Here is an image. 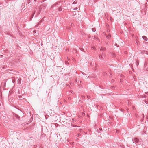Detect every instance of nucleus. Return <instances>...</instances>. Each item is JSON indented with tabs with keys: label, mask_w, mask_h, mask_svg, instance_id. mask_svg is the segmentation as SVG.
I'll return each mask as SVG.
<instances>
[{
	"label": "nucleus",
	"mask_w": 148,
	"mask_h": 148,
	"mask_svg": "<svg viewBox=\"0 0 148 148\" xmlns=\"http://www.w3.org/2000/svg\"><path fill=\"white\" fill-rule=\"evenodd\" d=\"M72 126L73 127H79V126H77L75 125H72V123H69L66 122L65 124V126L68 128L70 127H71V126Z\"/></svg>",
	"instance_id": "nucleus-1"
},
{
	"label": "nucleus",
	"mask_w": 148,
	"mask_h": 148,
	"mask_svg": "<svg viewBox=\"0 0 148 148\" xmlns=\"http://www.w3.org/2000/svg\"><path fill=\"white\" fill-rule=\"evenodd\" d=\"M60 2L58 1L54 4L53 5L51 6V8H53L54 7L57 6V7L59 6V4H60Z\"/></svg>",
	"instance_id": "nucleus-2"
},
{
	"label": "nucleus",
	"mask_w": 148,
	"mask_h": 148,
	"mask_svg": "<svg viewBox=\"0 0 148 148\" xmlns=\"http://www.w3.org/2000/svg\"><path fill=\"white\" fill-rule=\"evenodd\" d=\"M104 53L103 52L100 55H99V57L100 59H103V57H104Z\"/></svg>",
	"instance_id": "nucleus-3"
},
{
	"label": "nucleus",
	"mask_w": 148,
	"mask_h": 148,
	"mask_svg": "<svg viewBox=\"0 0 148 148\" xmlns=\"http://www.w3.org/2000/svg\"><path fill=\"white\" fill-rule=\"evenodd\" d=\"M41 6H40V5L38 7V10L37 11V12L38 14H39L41 12L42 9V7Z\"/></svg>",
	"instance_id": "nucleus-4"
},
{
	"label": "nucleus",
	"mask_w": 148,
	"mask_h": 148,
	"mask_svg": "<svg viewBox=\"0 0 148 148\" xmlns=\"http://www.w3.org/2000/svg\"><path fill=\"white\" fill-rule=\"evenodd\" d=\"M59 6H60V7L58 8V10L59 11H62V6L60 3L59 4Z\"/></svg>",
	"instance_id": "nucleus-5"
},
{
	"label": "nucleus",
	"mask_w": 148,
	"mask_h": 148,
	"mask_svg": "<svg viewBox=\"0 0 148 148\" xmlns=\"http://www.w3.org/2000/svg\"><path fill=\"white\" fill-rule=\"evenodd\" d=\"M106 48L105 47H101L100 49V51H104L106 50Z\"/></svg>",
	"instance_id": "nucleus-6"
},
{
	"label": "nucleus",
	"mask_w": 148,
	"mask_h": 148,
	"mask_svg": "<svg viewBox=\"0 0 148 148\" xmlns=\"http://www.w3.org/2000/svg\"><path fill=\"white\" fill-rule=\"evenodd\" d=\"M133 141H134V140H133ZM134 141L136 143H138L139 142V140L137 138H134Z\"/></svg>",
	"instance_id": "nucleus-7"
},
{
	"label": "nucleus",
	"mask_w": 148,
	"mask_h": 148,
	"mask_svg": "<svg viewBox=\"0 0 148 148\" xmlns=\"http://www.w3.org/2000/svg\"><path fill=\"white\" fill-rule=\"evenodd\" d=\"M102 131V130L101 128H100L99 130H97V132L98 133H101Z\"/></svg>",
	"instance_id": "nucleus-8"
},
{
	"label": "nucleus",
	"mask_w": 148,
	"mask_h": 148,
	"mask_svg": "<svg viewBox=\"0 0 148 148\" xmlns=\"http://www.w3.org/2000/svg\"><path fill=\"white\" fill-rule=\"evenodd\" d=\"M146 129H145V128H144V129L143 130V131L142 132V134H146Z\"/></svg>",
	"instance_id": "nucleus-9"
},
{
	"label": "nucleus",
	"mask_w": 148,
	"mask_h": 148,
	"mask_svg": "<svg viewBox=\"0 0 148 148\" xmlns=\"http://www.w3.org/2000/svg\"><path fill=\"white\" fill-rule=\"evenodd\" d=\"M40 6H41V7L42 8L43 7L44 8H45L47 6V5L45 3H43L42 4V5H40Z\"/></svg>",
	"instance_id": "nucleus-10"
},
{
	"label": "nucleus",
	"mask_w": 148,
	"mask_h": 148,
	"mask_svg": "<svg viewBox=\"0 0 148 148\" xmlns=\"http://www.w3.org/2000/svg\"><path fill=\"white\" fill-rule=\"evenodd\" d=\"M142 38L145 41L147 40V38L145 36H142Z\"/></svg>",
	"instance_id": "nucleus-11"
},
{
	"label": "nucleus",
	"mask_w": 148,
	"mask_h": 148,
	"mask_svg": "<svg viewBox=\"0 0 148 148\" xmlns=\"http://www.w3.org/2000/svg\"><path fill=\"white\" fill-rule=\"evenodd\" d=\"M21 78H19L18 80V84H21Z\"/></svg>",
	"instance_id": "nucleus-12"
},
{
	"label": "nucleus",
	"mask_w": 148,
	"mask_h": 148,
	"mask_svg": "<svg viewBox=\"0 0 148 148\" xmlns=\"http://www.w3.org/2000/svg\"><path fill=\"white\" fill-rule=\"evenodd\" d=\"M1 68H2L3 69H6L7 68V66L3 65L1 66Z\"/></svg>",
	"instance_id": "nucleus-13"
},
{
	"label": "nucleus",
	"mask_w": 148,
	"mask_h": 148,
	"mask_svg": "<svg viewBox=\"0 0 148 148\" xmlns=\"http://www.w3.org/2000/svg\"><path fill=\"white\" fill-rule=\"evenodd\" d=\"M106 37L108 39H110L111 37V35L110 34L106 36Z\"/></svg>",
	"instance_id": "nucleus-14"
},
{
	"label": "nucleus",
	"mask_w": 148,
	"mask_h": 148,
	"mask_svg": "<svg viewBox=\"0 0 148 148\" xmlns=\"http://www.w3.org/2000/svg\"><path fill=\"white\" fill-rule=\"evenodd\" d=\"M6 81H4L2 83V84H3L4 85V87L6 85Z\"/></svg>",
	"instance_id": "nucleus-15"
},
{
	"label": "nucleus",
	"mask_w": 148,
	"mask_h": 148,
	"mask_svg": "<svg viewBox=\"0 0 148 148\" xmlns=\"http://www.w3.org/2000/svg\"><path fill=\"white\" fill-rule=\"evenodd\" d=\"M15 116L17 119H19L20 118V116L17 114H15Z\"/></svg>",
	"instance_id": "nucleus-16"
},
{
	"label": "nucleus",
	"mask_w": 148,
	"mask_h": 148,
	"mask_svg": "<svg viewBox=\"0 0 148 148\" xmlns=\"http://www.w3.org/2000/svg\"><path fill=\"white\" fill-rule=\"evenodd\" d=\"M103 74L104 76H106L107 75V73L105 72H103Z\"/></svg>",
	"instance_id": "nucleus-17"
},
{
	"label": "nucleus",
	"mask_w": 148,
	"mask_h": 148,
	"mask_svg": "<svg viewBox=\"0 0 148 148\" xmlns=\"http://www.w3.org/2000/svg\"><path fill=\"white\" fill-rule=\"evenodd\" d=\"M77 1L76 0H75L74 2H73V4H77Z\"/></svg>",
	"instance_id": "nucleus-18"
},
{
	"label": "nucleus",
	"mask_w": 148,
	"mask_h": 148,
	"mask_svg": "<svg viewBox=\"0 0 148 148\" xmlns=\"http://www.w3.org/2000/svg\"><path fill=\"white\" fill-rule=\"evenodd\" d=\"M36 10H35V11H34V12L33 13V15H32V16H31L32 19L33 18V16H34V15L35 14Z\"/></svg>",
	"instance_id": "nucleus-19"
},
{
	"label": "nucleus",
	"mask_w": 148,
	"mask_h": 148,
	"mask_svg": "<svg viewBox=\"0 0 148 148\" xmlns=\"http://www.w3.org/2000/svg\"><path fill=\"white\" fill-rule=\"evenodd\" d=\"M112 57H116V55L115 54L112 53Z\"/></svg>",
	"instance_id": "nucleus-20"
},
{
	"label": "nucleus",
	"mask_w": 148,
	"mask_h": 148,
	"mask_svg": "<svg viewBox=\"0 0 148 148\" xmlns=\"http://www.w3.org/2000/svg\"><path fill=\"white\" fill-rule=\"evenodd\" d=\"M30 2H31L30 0H28L27 1V3L28 4H29L30 3Z\"/></svg>",
	"instance_id": "nucleus-21"
},
{
	"label": "nucleus",
	"mask_w": 148,
	"mask_h": 148,
	"mask_svg": "<svg viewBox=\"0 0 148 148\" xmlns=\"http://www.w3.org/2000/svg\"><path fill=\"white\" fill-rule=\"evenodd\" d=\"M144 53L145 54H146L148 55V51H144Z\"/></svg>",
	"instance_id": "nucleus-22"
},
{
	"label": "nucleus",
	"mask_w": 148,
	"mask_h": 148,
	"mask_svg": "<svg viewBox=\"0 0 148 148\" xmlns=\"http://www.w3.org/2000/svg\"><path fill=\"white\" fill-rule=\"evenodd\" d=\"M92 30L93 32H95L96 31V29L95 28H94L92 29Z\"/></svg>",
	"instance_id": "nucleus-23"
},
{
	"label": "nucleus",
	"mask_w": 148,
	"mask_h": 148,
	"mask_svg": "<svg viewBox=\"0 0 148 148\" xmlns=\"http://www.w3.org/2000/svg\"><path fill=\"white\" fill-rule=\"evenodd\" d=\"M40 22H39L37 24V25L36 26V27H38V26L40 24Z\"/></svg>",
	"instance_id": "nucleus-24"
},
{
	"label": "nucleus",
	"mask_w": 148,
	"mask_h": 148,
	"mask_svg": "<svg viewBox=\"0 0 148 148\" xmlns=\"http://www.w3.org/2000/svg\"><path fill=\"white\" fill-rule=\"evenodd\" d=\"M95 69L96 70V69H97V64H96L95 63Z\"/></svg>",
	"instance_id": "nucleus-25"
},
{
	"label": "nucleus",
	"mask_w": 148,
	"mask_h": 148,
	"mask_svg": "<svg viewBox=\"0 0 148 148\" xmlns=\"http://www.w3.org/2000/svg\"><path fill=\"white\" fill-rule=\"evenodd\" d=\"M12 82L14 83L15 81V79H12Z\"/></svg>",
	"instance_id": "nucleus-26"
},
{
	"label": "nucleus",
	"mask_w": 148,
	"mask_h": 148,
	"mask_svg": "<svg viewBox=\"0 0 148 148\" xmlns=\"http://www.w3.org/2000/svg\"><path fill=\"white\" fill-rule=\"evenodd\" d=\"M77 130L76 129H71V130Z\"/></svg>",
	"instance_id": "nucleus-27"
},
{
	"label": "nucleus",
	"mask_w": 148,
	"mask_h": 148,
	"mask_svg": "<svg viewBox=\"0 0 148 148\" xmlns=\"http://www.w3.org/2000/svg\"><path fill=\"white\" fill-rule=\"evenodd\" d=\"M82 99H83V98H84V97H85L84 96H82Z\"/></svg>",
	"instance_id": "nucleus-28"
},
{
	"label": "nucleus",
	"mask_w": 148,
	"mask_h": 148,
	"mask_svg": "<svg viewBox=\"0 0 148 148\" xmlns=\"http://www.w3.org/2000/svg\"><path fill=\"white\" fill-rule=\"evenodd\" d=\"M112 82H114V79H112Z\"/></svg>",
	"instance_id": "nucleus-29"
},
{
	"label": "nucleus",
	"mask_w": 148,
	"mask_h": 148,
	"mask_svg": "<svg viewBox=\"0 0 148 148\" xmlns=\"http://www.w3.org/2000/svg\"><path fill=\"white\" fill-rule=\"evenodd\" d=\"M97 0H95V2H97Z\"/></svg>",
	"instance_id": "nucleus-30"
},
{
	"label": "nucleus",
	"mask_w": 148,
	"mask_h": 148,
	"mask_svg": "<svg viewBox=\"0 0 148 148\" xmlns=\"http://www.w3.org/2000/svg\"><path fill=\"white\" fill-rule=\"evenodd\" d=\"M145 93L148 94V92H146Z\"/></svg>",
	"instance_id": "nucleus-31"
},
{
	"label": "nucleus",
	"mask_w": 148,
	"mask_h": 148,
	"mask_svg": "<svg viewBox=\"0 0 148 148\" xmlns=\"http://www.w3.org/2000/svg\"><path fill=\"white\" fill-rule=\"evenodd\" d=\"M0 56H1V57H2V56H3V55H0Z\"/></svg>",
	"instance_id": "nucleus-32"
},
{
	"label": "nucleus",
	"mask_w": 148,
	"mask_h": 148,
	"mask_svg": "<svg viewBox=\"0 0 148 148\" xmlns=\"http://www.w3.org/2000/svg\"><path fill=\"white\" fill-rule=\"evenodd\" d=\"M78 134V136H79V135H80V134Z\"/></svg>",
	"instance_id": "nucleus-33"
},
{
	"label": "nucleus",
	"mask_w": 148,
	"mask_h": 148,
	"mask_svg": "<svg viewBox=\"0 0 148 148\" xmlns=\"http://www.w3.org/2000/svg\"><path fill=\"white\" fill-rule=\"evenodd\" d=\"M78 134V136H79V135H80V134Z\"/></svg>",
	"instance_id": "nucleus-34"
},
{
	"label": "nucleus",
	"mask_w": 148,
	"mask_h": 148,
	"mask_svg": "<svg viewBox=\"0 0 148 148\" xmlns=\"http://www.w3.org/2000/svg\"><path fill=\"white\" fill-rule=\"evenodd\" d=\"M77 9V7H76L75 8V9Z\"/></svg>",
	"instance_id": "nucleus-35"
},
{
	"label": "nucleus",
	"mask_w": 148,
	"mask_h": 148,
	"mask_svg": "<svg viewBox=\"0 0 148 148\" xmlns=\"http://www.w3.org/2000/svg\"><path fill=\"white\" fill-rule=\"evenodd\" d=\"M123 75H122V76H121V77H123Z\"/></svg>",
	"instance_id": "nucleus-36"
},
{
	"label": "nucleus",
	"mask_w": 148,
	"mask_h": 148,
	"mask_svg": "<svg viewBox=\"0 0 148 148\" xmlns=\"http://www.w3.org/2000/svg\"><path fill=\"white\" fill-rule=\"evenodd\" d=\"M127 53V52H125V53Z\"/></svg>",
	"instance_id": "nucleus-37"
},
{
	"label": "nucleus",
	"mask_w": 148,
	"mask_h": 148,
	"mask_svg": "<svg viewBox=\"0 0 148 148\" xmlns=\"http://www.w3.org/2000/svg\"><path fill=\"white\" fill-rule=\"evenodd\" d=\"M127 53V52H125V53Z\"/></svg>",
	"instance_id": "nucleus-38"
},
{
	"label": "nucleus",
	"mask_w": 148,
	"mask_h": 148,
	"mask_svg": "<svg viewBox=\"0 0 148 148\" xmlns=\"http://www.w3.org/2000/svg\"><path fill=\"white\" fill-rule=\"evenodd\" d=\"M106 44H108V42H106Z\"/></svg>",
	"instance_id": "nucleus-39"
},
{
	"label": "nucleus",
	"mask_w": 148,
	"mask_h": 148,
	"mask_svg": "<svg viewBox=\"0 0 148 148\" xmlns=\"http://www.w3.org/2000/svg\"><path fill=\"white\" fill-rule=\"evenodd\" d=\"M87 98H89L88 96H87Z\"/></svg>",
	"instance_id": "nucleus-40"
},
{
	"label": "nucleus",
	"mask_w": 148,
	"mask_h": 148,
	"mask_svg": "<svg viewBox=\"0 0 148 148\" xmlns=\"http://www.w3.org/2000/svg\"><path fill=\"white\" fill-rule=\"evenodd\" d=\"M87 98H89L88 96H87Z\"/></svg>",
	"instance_id": "nucleus-41"
},
{
	"label": "nucleus",
	"mask_w": 148,
	"mask_h": 148,
	"mask_svg": "<svg viewBox=\"0 0 148 148\" xmlns=\"http://www.w3.org/2000/svg\"><path fill=\"white\" fill-rule=\"evenodd\" d=\"M112 19V18H111L110 19V20H111Z\"/></svg>",
	"instance_id": "nucleus-42"
},
{
	"label": "nucleus",
	"mask_w": 148,
	"mask_h": 148,
	"mask_svg": "<svg viewBox=\"0 0 148 148\" xmlns=\"http://www.w3.org/2000/svg\"><path fill=\"white\" fill-rule=\"evenodd\" d=\"M112 19V18H111L110 19V20H111Z\"/></svg>",
	"instance_id": "nucleus-43"
},
{
	"label": "nucleus",
	"mask_w": 148,
	"mask_h": 148,
	"mask_svg": "<svg viewBox=\"0 0 148 148\" xmlns=\"http://www.w3.org/2000/svg\"><path fill=\"white\" fill-rule=\"evenodd\" d=\"M112 19V18H111L110 19V20H111Z\"/></svg>",
	"instance_id": "nucleus-44"
},
{
	"label": "nucleus",
	"mask_w": 148,
	"mask_h": 148,
	"mask_svg": "<svg viewBox=\"0 0 148 148\" xmlns=\"http://www.w3.org/2000/svg\"><path fill=\"white\" fill-rule=\"evenodd\" d=\"M1 99V97H0Z\"/></svg>",
	"instance_id": "nucleus-45"
},
{
	"label": "nucleus",
	"mask_w": 148,
	"mask_h": 148,
	"mask_svg": "<svg viewBox=\"0 0 148 148\" xmlns=\"http://www.w3.org/2000/svg\"><path fill=\"white\" fill-rule=\"evenodd\" d=\"M36 0H34L35 1H36Z\"/></svg>",
	"instance_id": "nucleus-46"
}]
</instances>
